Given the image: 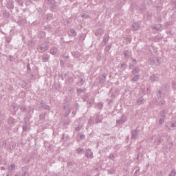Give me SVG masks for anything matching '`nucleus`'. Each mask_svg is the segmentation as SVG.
Wrapping results in <instances>:
<instances>
[{
	"label": "nucleus",
	"mask_w": 176,
	"mask_h": 176,
	"mask_svg": "<svg viewBox=\"0 0 176 176\" xmlns=\"http://www.w3.org/2000/svg\"><path fill=\"white\" fill-rule=\"evenodd\" d=\"M15 167L16 166H14V164H11L10 166V168H9L10 171H12V170H14Z\"/></svg>",
	"instance_id": "obj_1"
},
{
	"label": "nucleus",
	"mask_w": 176,
	"mask_h": 176,
	"mask_svg": "<svg viewBox=\"0 0 176 176\" xmlns=\"http://www.w3.org/2000/svg\"><path fill=\"white\" fill-rule=\"evenodd\" d=\"M86 155L87 156V157H91V156H93V153L91 151H88Z\"/></svg>",
	"instance_id": "obj_2"
},
{
	"label": "nucleus",
	"mask_w": 176,
	"mask_h": 176,
	"mask_svg": "<svg viewBox=\"0 0 176 176\" xmlns=\"http://www.w3.org/2000/svg\"><path fill=\"white\" fill-rule=\"evenodd\" d=\"M56 50H51L50 53H52V54H56Z\"/></svg>",
	"instance_id": "obj_3"
},
{
	"label": "nucleus",
	"mask_w": 176,
	"mask_h": 176,
	"mask_svg": "<svg viewBox=\"0 0 176 176\" xmlns=\"http://www.w3.org/2000/svg\"><path fill=\"white\" fill-rule=\"evenodd\" d=\"M160 123H162V121L160 120Z\"/></svg>",
	"instance_id": "obj_4"
}]
</instances>
